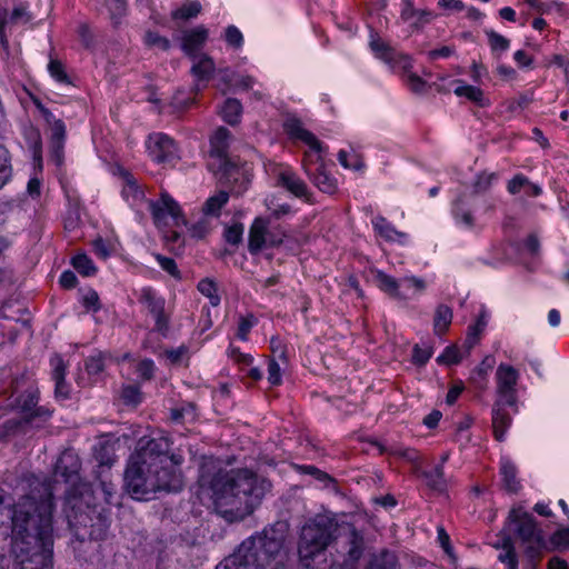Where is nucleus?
Segmentation results:
<instances>
[{
    "label": "nucleus",
    "instance_id": "obj_1",
    "mask_svg": "<svg viewBox=\"0 0 569 569\" xmlns=\"http://www.w3.org/2000/svg\"><path fill=\"white\" fill-rule=\"evenodd\" d=\"M53 497L36 502L22 498L13 508L11 551L16 569H51L53 551L52 527Z\"/></svg>",
    "mask_w": 569,
    "mask_h": 569
},
{
    "label": "nucleus",
    "instance_id": "obj_2",
    "mask_svg": "<svg viewBox=\"0 0 569 569\" xmlns=\"http://www.w3.org/2000/svg\"><path fill=\"white\" fill-rule=\"evenodd\" d=\"M198 482L210 490L214 510L230 522L252 513L271 488L268 480L247 468L219 469L212 458L203 459Z\"/></svg>",
    "mask_w": 569,
    "mask_h": 569
},
{
    "label": "nucleus",
    "instance_id": "obj_3",
    "mask_svg": "<svg viewBox=\"0 0 569 569\" xmlns=\"http://www.w3.org/2000/svg\"><path fill=\"white\" fill-rule=\"evenodd\" d=\"M167 439H150L130 456L124 485L132 498L149 500L158 491H178L182 487L181 473L177 470L174 456H168Z\"/></svg>",
    "mask_w": 569,
    "mask_h": 569
},
{
    "label": "nucleus",
    "instance_id": "obj_4",
    "mask_svg": "<svg viewBox=\"0 0 569 569\" xmlns=\"http://www.w3.org/2000/svg\"><path fill=\"white\" fill-rule=\"evenodd\" d=\"M283 547V537L273 528L251 536L216 569H284L278 557Z\"/></svg>",
    "mask_w": 569,
    "mask_h": 569
},
{
    "label": "nucleus",
    "instance_id": "obj_5",
    "mask_svg": "<svg viewBox=\"0 0 569 569\" xmlns=\"http://www.w3.org/2000/svg\"><path fill=\"white\" fill-rule=\"evenodd\" d=\"M283 130L292 140H300L309 147L305 152L302 167L310 181L321 191L332 194L338 189L335 177L327 172L322 157V143L298 118H288L283 123Z\"/></svg>",
    "mask_w": 569,
    "mask_h": 569
},
{
    "label": "nucleus",
    "instance_id": "obj_6",
    "mask_svg": "<svg viewBox=\"0 0 569 569\" xmlns=\"http://www.w3.org/2000/svg\"><path fill=\"white\" fill-rule=\"evenodd\" d=\"M338 523L328 515H316L301 528L298 552L302 561L321 555L335 539Z\"/></svg>",
    "mask_w": 569,
    "mask_h": 569
},
{
    "label": "nucleus",
    "instance_id": "obj_7",
    "mask_svg": "<svg viewBox=\"0 0 569 569\" xmlns=\"http://www.w3.org/2000/svg\"><path fill=\"white\" fill-rule=\"evenodd\" d=\"M91 495L88 489L81 491L80 497L69 495L66 500V507L71 509L72 513L67 511L69 526L73 527H94L99 530H106L110 525V510L106 507L90 506Z\"/></svg>",
    "mask_w": 569,
    "mask_h": 569
},
{
    "label": "nucleus",
    "instance_id": "obj_8",
    "mask_svg": "<svg viewBox=\"0 0 569 569\" xmlns=\"http://www.w3.org/2000/svg\"><path fill=\"white\" fill-rule=\"evenodd\" d=\"M509 520L513 525L515 533L527 546L526 555L528 558H537L545 548L542 531L529 512L522 508L512 509L509 513Z\"/></svg>",
    "mask_w": 569,
    "mask_h": 569
},
{
    "label": "nucleus",
    "instance_id": "obj_9",
    "mask_svg": "<svg viewBox=\"0 0 569 569\" xmlns=\"http://www.w3.org/2000/svg\"><path fill=\"white\" fill-rule=\"evenodd\" d=\"M0 399H2V393H0ZM38 388L22 376L12 381L10 395L3 401L0 400V409L19 408L26 415L38 405Z\"/></svg>",
    "mask_w": 569,
    "mask_h": 569
},
{
    "label": "nucleus",
    "instance_id": "obj_10",
    "mask_svg": "<svg viewBox=\"0 0 569 569\" xmlns=\"http://www.w3.org/2000/svg\"><path fill=\"white\" fill-rule=\"evenodd\" d=\"M148 209L157 228H166L170 221L174 226L184 223V218L179 203L167 192H161L158 200L148 201Z\"/></svg>",
    "mask_w": 569,
    "mask_h": 569
},
{
    "label": "nucleus",
    "instance_id": "obj_11",
    "mask_svg": "<svg viewBox=\"0 0 569 569\" xmlns=\"http://www.w3.org/2000/svg\"><path fill=\"white\" fill-rule=\"evenodd\" d=\"M139 302L147 309L154 319V330L166 336L169 330L171 312L166 308V299L150 287L142 288L139 295Z\"/></svg>",
    "mask_w": 569,
    "mask_h": 569
},
{
    "label": "nucleus",
    "instance_id": "obj_12",
    "mask_svg": "<svg viewBox=\"0 0 569 569\" xmlns=\"http://www.w3.org/2000/svg\"><path fill=\"white\" fill-rule=\"evenodd\" d=\"M519 372L512 366L500 363L496 371L497 399L508 402L509 408L516 413L518 411L517 383Z\"/></svg>",
    "mask_w": 569,
    "mask_h": 569
},
{
    "label": "nucleus",
    "instance_id": "obj_13",
    "mask_svg": "<svg viewBox=\"0 0 569 569\" xmlns=\"http://www.w3.org/2000/svg\"><path fill=\"white\" fill-rule=\"evenodd\" d=\"M369 47L376 58L382 60L392 69L397 67L402 68V70L412 68L411 59L408 56L397 52L377 34H371Z\"/></svg>",
    "mask_w": 569,
    "mask_h": 569
},
{
    "label": "nucleus",
    "instance_id": "obj_14",
    "mask_svg": "<svg viewBox=\"0 0 569 569\" xmlns=\"http://www.w3.org/2000/svg\"><path fill=\"white\" fill-rule=\"evenodd\" d=\"M147 148L149 154L157 163H166L176 157L174 141L162 132H156L148 137Z\"/></svg>",
    "mask_w": 569,
    "mask_h": 569
},
{
    "label": "nucleus",
    "instance_id": "obj_15",
    "mask_svg": "<svg viewBox=\"0 0 569 569\" xmlns=\"http://www.w3.org/2000/svg\"><path fill=\"white\" fill-rule=\"evenodd\" d=\"M277 184L295 197L310 202L311 193L307 183L289 167L281 166L277 173Z\"/></svg>",
    "mask_w": 569,
    "mask_h": 569
},
{
    "label": "nucleus",
    "instance_id": "obj_16",
    "mask_svg": "<svg viewBox=\"0 0 569 569\" xmlns=\"http://www.w3.org/2000/svg\"><path fill=\"white\" fill-rule=\"evenodd\" d=\"M342 529L345 531L343 549L347 557L346 562L355 563L362 557L365 551L363 535L351 523H347Z\"/></svg>",
    "mask_w": 569,
    "mask_h": 569
},
{
    "label": "nucleus",
    "instance_id": "obj_17",
    "mask_svg": "<svg viewBox=\"0 0 569 569\" xmlns=\"http://www.w3.org/2000/svg\"><path fill=\"white\" fill-rule=\"evenodd\" d=\"M400 19L412 29L420 30L433 19V13L428 9H416L415 0H402Z\"/></svg>",
    "mask_w": 569,
    "mask_h": 569
},
{
    "label": "nucleus",
    "instance_id": "obj_18",
    "mask_svg": "<svg viewBox=\"0 0 569 569\" xmlns=\"http://www.w3.org/2000/svg\"><path fill=\"white\" fill-rule=\"evenodd\" d=\"M508 406L507 401L496 400L492 406V429L496 440L503 441L506 432L511 426L512 418L506 410Z\"/></svg>",
    "mask_w": 569,
    "mask_h": 569
},
{
    "label": "nucleus",
    "instance_id": "obj_19",
    "mask_svg": "<svg viewBox=\"0 0 569 569\" xmlns=\"http://www.w3.org/2000/svg\"><path fill=\"white\" fill-rule=\"evenodd\" d=\"M81 462L72 452L61 455L56 465V475L63 478L66 482L76 485L79 480Z\"/></svg>",
    "mask_w": 569,
    "mask_h": 569
},
{
    "label": "nucleus",
    "instance_id": "obj_20",
    "mask_svg": "<svg viewBox=\"0 0 569 569\" xmlns=\"http://www.w3.org/2000/svg\"><path fill=\"white\" fill-rule=\"evenodd\" d=\"M208 39V29L203 26H198L194 29L188 30L182 36V50L196 59L198 52L202 49L203 44Z\"/></svg>",
    "mask_w": 569,
    "mask_h": 569
},
{
    "label": "nucleus",
    "instance_id": "obj_21",
    "mask_svg": "<svg viewBox=\"0 0 569 569\" xmlns=\"http://www.w3.org/2000/svg\"><path fill=\"white\" fill-rule=\"evenodd\" d=\"M269 220L257 217L249 229L248 250L251 254H256L267 246Z\"/></svg>",
    "mask_w": 569,
    "mask_h": 569
},
{
    "label": "nucleus",
    "instance_id": "obj_22",
    "mask_svg": "<svg viewBox=\"0 0 569 569\" xmlns=\"http://www.w3.org/2000/svg\"><path fill=\"white\" fill-rule=\"evenodd\" d=\"M51 378L54 381L56 398L67 399L69 397V387L64 381L67 365L59 355L50 358Z\"/></svg>",
    "mask_w": 569,
    "mask_h": 569
},
{
    "label": "nucleus",
    "instance_id": "obj_23",
    "mask_svg": "<svg viewBox=\"0 0 569 569\" xmlns=\"http://www.w3.org/2000/svg\"><path fill=\"white\" fill-rule=\"evenodd\" d=\"M375 281L378 288L387 293L392 299L399 301H406L409 299V295L401 290V279L397 280L396 278L387 274L381 270L375 271Z\"/></svg>",
    "mask_w": 569,
    "mask_h": 569
},
{
    "label": "nucleus",
    "instance_id": "obj_24",
    "mask_svg": "<svg viewBox=\"0 0 569 569\" xmlns=\"http://www.w3.org/2000/svg\"><path fill=\"white\" fill-rule=\"evenodd\" d=\"M122 178L124 182L122 187V197L131 207H139L146 201L144 191L131 173L123 172Z\"/></svg>",
    "mask_w": 569,
    "mask_h": 569
},
{
    "label": "nucleus",
    "instance_id": "obj_25",
    "mask_svg": "<svg viewBox=\"0 0 569 569\" xmlns=\"http://www.w3.org/2000/svg\"><path fill=\"white\" fill-rule=\"evenodd\" d=\"M230 131L227 128H218L210 138V157L217 162L228 158Z\"/></svg>",
    "mask_w": 569,
    "mask_h": 569
},
{
    "label": "nucleus",
    "instance_id": "obj_26",
    "mask_svg": "<svg viewBox=\"0 0 569 569\" xmlns=\"http://www.w3.org/2000/svg\"><path fill=\"white\" fill-rule=\"evenodd\" d=\"M196 59L197 61H194L192 64L191 73L199 83H208L213 76L216 64L212 58L208 54H200Z\"/></svg>",
    "mask_w": 569,
    "mask_h": 569
},
{
    "label": "nucleus",
    "instance_id": "obj_27",
    "mask_svg": "<svg viewBox=\"0 0 569 569\" xmlns=\"http://www.w3.org/2000/svg\"><path fill=\"white\" fill-rule=\"evenodd\" d=\"M500 475L502 477L503 487L508 492L517 493L520 490L521 485L517 478V467L510 459H501Z\"/></svg>",
    "mask_w": 569,
    "mask_h": 569
},
{
    "label": "nucleus",
    "instance_id": "obj_28",
    "mask_svg": "<svg viewBox=\"0 0 569 569\" xmlns=\"http://www.w3.org/2000/svg\"><path fill=\"white\" fill-rule=\"evenodd\" d=\"M217 173L219 174V180L226 184H234L242 177V170L236 163H233L229 158L218 161Z\"/></svg>",
    "mask_w": 569,
    "mask_h": 569
},
{
    "label": "nucleus",
    "instance_id": "obj_29",
    "mask_svg": "<svg viewBox=\"0 0 569 569\" xmlns=\"http://www.w3.org/2000/svg\"><path fill=\"white\" fill-rule=\"evenodd\" d=\"M229 198L227 191H219L209 197L202 206V213L206 217L218 218L221 213V209L228 203Z\"/></svg>",
    "mask_w": 569,
    "mask_h": 569
},
{
    "label": "nucleus",
    "instance_id": "obj_30",
    "mask_svg": "<svg viewBox=\"0 0 569 569\" xmlns=\"http://www.w3.org/2000/svg\"><path fill=\"white\" fill-rule=\"evenodd\" d=\"M420 477L423 478L426 485L438 492H442L447 488V480L445 478V471L442 465H437L430 471H422Z\"/></svg>",
    "mask_w": 569,
    "mask_h": 569
},
{
    "label": "nucleus",
    "instance_id": "obj_31",
    "mask_svg": "<svg viewBox=\"0 0 569 569\" xmlns=\"http://www.w3.org/2000/svg\"><path fill=\"white\" fill-rule=\"evenodd\" d=\"M493 365L495 358L487 356L482 362L472 371L470 379L478 389L483 390L487 388L488 375L493 368Z\"/></svg>",
    "mask_w": 569,
    "mask_h": 569
},
{
    "label": "nucleus",
    "instance_id": "obj_32",
    "mask_svg": "<svg viewBox=\"0 0 569 569\" xmlns=\"http://www.w3.org/2000/svg\"><path fill=\"white\" fill-rule=\"evenodd\" d=\"M26 140L28 143V148L32 154V159L34 164L41 169L42 168V140L39 130L30 128L26 131Z\"/></svg>",
    "mask_w": 569,
    "mask_h": 569
},
{
    "label": "nucleus",
    "instance_id": "obj_33",
    "mask_svg": "<svg viewBox=\"0 0 569 569\" xmlns=\"http://www.w3.org/2000/svg\"><path fill=\"white\" fill-rule=\"evenodd\" d=\"M452 310L447 305H439L435 311L433 330L438 336L443 335L452 321Z\"/></svg>",
    "mask_w": 569,
    "mask_h": 569
},
{
    "label": "nucleus",
    "instance_id": "obj_34",
    "mask_svg": "<svg viewBox=\"0 0 569 569\" xmlns=\"http://www.w3.org/2000/svg\"><path fill=\"white\" fill-rule=\"evenodd\" d=\"M202 10V6L198 0H186L180 7L171 12L173 20L188 21L196 18Z\"/></svg>",
    "mask_w": 569,
    "mask_h": 569
},
{
    "label": "nucleus",
    "instance_id": "obj_35",
    "mask_svg": "<svg viewBox=\"0 0 569 569\" xmlns=\"http://www.w3.org/2000/svg\"><path fill=\"white\" fill-rule=\"evenodd\" d=\"M220 113L227 123L231 126L239 123L242 113L241 102L232 98L227 99L220 109Z\"/></svg>",
    "mask_w": 569,
    "mask_h": 569
},
{
    "label": "nucleus",
    "instance_id": "obj_36",
    "mask_svg": "<svg viewBox=\"0 0 569 569\" xmlns=\"http://www.w3.org/2000/svg\"><path fill=\"white\" fill-rule=\"evenodd\" d=\"M372 226L376 232L387 241H395L399 237L403 236L402 232L396 230V228L385 217L381 216L372 219Z\"/></svg>",
    "mask_w": 569,
    "mask_h": 569
},
{
    "label": "nucleus",
    "instance_id": "obj_37",
    "mask_svg": "<svg viewBox=\"0 0 569 569\" xmlns=\"http://www.w3.org/2000/svg\"><path fill=\"white\" fill-rule=\"evenodd\" d=\"M453 92L456 96L465 97L480 107L488 104V100L485 98L483 91L478 87L471 84H461L458 86Z\"/></svg>",
    "mask_w": 569,
    "mask_h": 569
},
{
    "label": "nucleus",
    "instance_id": "obj_38",
    "mask_svg": "<svg viewBox=\"0 0 569 569\" xmlns=\"http://www.w3.org/2000/svg\"><path fill=\"white\" fill-rule=\"evenodd\" d=\"M396 555L391 551L382 550L372 556L368 569H396Z\"/></svg>",
    "mask_w": 569,
    "mask_h": 569
},
{
    "label": "nucleus",
    "instance_id": "obj_39",
    "mask_svg": "<svg viewBox=\"0 0 569 569\" xmlns=\"http://www.w3.org/2000/svg\"><path fill=\"white\" fill-rule=\"evenodd\" d=\"M51 416L52 411L49 408L44 406H36L32 410L23 415V418L28 426L36 423V427L40 428L42 423H46L51 418Z\"/></svg>",
    "mask_w": 569,
    "mask_h": 569
},
{
    "label": "nucleus",
    "instance_id": "obj_40",
    "mask_svg": "<svg viewBox=\"0 0 569 569\" xmlns=\"http://www.w3.org/2000/svg\"><path fill=\"white\" fill-rule=\"evenodd\" d=\"M27 422L24 418L9 419L0 428V439L8 438L18 433H27Z\"/></svg>",
    "mask_w": 569,
    "mask_h": 569
},
{
    "label": "nucleus",
    "instance_id": "obj_41",
    "mask_svg": "<svg viewBox=\"0 0 569 569\" xmlns=\"http://www.w3.org/2000/svg\"><path fill=\"white\" fill-rule=\"evenodd\" d=\"M12 166L9 150L0 144V189L11 179Z\"/></svg>",
    "mask_w": 569,
    "mask_h": 569
},
{
    "label": "nucleus",
    "instance_id": "obj_42",
    "mask_svg": "<svg viewBox=\"0 0 569 569\" xmlns=\"http://www.w3.org/2000/svg\"><path fill=\"white\" fill-rule=\"evenodd\" d=\"M109 356L98 351L86 359L84 367L89 375H99L104 370L106 361Z\"/></svg>",
    "mask_w": 569,
    "mask_h": 569
},
{
    "label": "nucleus",
    "instance_id": "obj_43",
    "mask_svg": "<svg viewBox=\"0 0 569 569\" xmlns=\"http://www.w3.org/2000/svg\"><path fill=\"white\" fill-rule=\"evenodd\" d=\"M73 268L82 276L90 277L97 272L93 261L84 253H79L72 258Z\"/></svg>",
    "mask_w": 569,
    "mask_h": 569
},
{
    "label": "nucleus",
    "instance_id": "obj_44",
    "mask_svg": "<svg viewBox=\"0 0 569 569\" xmlns=\"http://www.w3.org/2000/svg\"><path fill=\"white\" fill-rule=\"evenodd\" d=\"M401 289L409 295V298L422 293L427 288L426 281L415 276L401 278Z\"/></svg>",
    "mask_w": 569,
    "mask_h": 569
},
{
    "label": "nucleus",
    "instance_id": "obj_45",
    "mask_svg": "<svg viewBox=\"0 0 569 569\" xmlns=\"http://www.w3.org/2000/svg\"><path fill=\"white\" fill-rule=\"evenodd\" d=\"M452 213L457 222L472 228L475 224V219L469 209H467L461 199H458L452 208Z\"/></svg>",
    "mask_w": 569,
    "mask_h": 569
},
{
    "label": "nucleus",
    "instance_id": "obj_46",
    "mask_svg": "<svg viewBox=\"0 0 569 569\" xmlns=\"http://www.w3.org/2000/svg\"><path fill=\"white\" fill-rule=\"evenodd\" d=\"M198 290L209 299L211 306H219L220 296L217 292V284L213 280L209 278L200 280L198 283Z\"/></svg>",
    "mask_w": 569,
    "mask_h": 569
},
{
    "label": "nucleus",
    "instance_id": "obj_47",
    "mask_svg": "<svg viewBox=\"0 0 569 569\" xmlns=\"http://www.w3.org/2000/svg\"><path fill=\"white\" fill-rule=\"evenodd\" d=\"M338 161L347 169L360 170L365 167V162L358 153H349L346 150H340L338 152Z\"/></svg>",
    "mask_w": 569,
    "mask_h": 569
},
{
    "label": "nucleus",
    "instance_id": "obj_48",
    "mask_svg": "<svg viewBox=\"0 0 569 569\" xmlns=\"http://www.w3.org/2000/svg\"><path fill=\"white\" fill-rule=\"evenodd\" d=\"M502 549L503 551L498 556L499 561L505 563L507 569H518V559L511 541L505 540Z\"/></svg>",
    "mask_w": 569,
    "mask_h": 569
},
{
    "label": "nucleus",
    "instance_id": "obj_49",
    "mask_svg": "<svg viewBox=\"0 0 569 569\" xmlns=\"http://www.w3.org/2000/svg\"><path fill=\"white\" fill-rule=\"evenodd\" d=\"M486 34L488 37V42L493 52H505L510 47V41L502 34L493 31V30H487Z\"/></svg>",
    "mask_w": 569,
    "mask_h": 569
},
{
    "label": "nucleus",
    "instance_id": "obj_50",
    "mask_svg": "<svg viewBox=\"0 0 569 569\" xmlns=\"http://www.w3.org/2000/svg\"><path fill=\"white\" fill-rule=\"evenodd\" d=\"M97 492L103 497L106 505H119V502L116 500V486L111 481L101 480L98 486Z\"/></svg>",
    "mask_w": 569,
    "mask_h": 569
},
{
    "label": "nucleus",
    "instance_id": "obj_51",
    "mask_svg": "<svg viewBox=\"0 0 569 569\" xmlns=\"http://www.w3.org/2000/svg\"><path fill=\"white\" fill-rule=\"evenodd\" d=\"M300 470L302 473L312 476L316 480L322 482L326 487L336 485V480L330 475L315 466H301Z\"/></svg>",
    "mask_w": 569,
    "mask_h": 569
},
{
    "label": "nucleus",
    "instance_id": "obj_52",
    "mask_svg": "<svg viewBox=\"0 0 569 569\" xmlns=\"http://www.w3.org/2000/svg\"><path fill=\"white\" fill-rule=\"evenodd\" d=\"M486 326H487L486 315L481 313L478 317L476 323L468 328L467 342L469 343L470 347L473 346L479 340V337Z\"/></svg>",
    "mask_w": 569,
    "mask_h": 569
},
{
    "label": "nucleus",
    "instance_id": "obj_53",
    "mask_svg": "<svg viewBox=\"0 0 569 569\" xmlns=\"http://www.w3.org/2000/svg\"><path fill=\"white\" fill-rule=\"evenodd\" d=\"M48 71L50 76L60 83H70L69 77L64 70L61 61L57 59H50L48 64Z\"/></svg>",
    "mask_w": 569,
    "mask_h": 569
},
{
    "label": "nucleus",
    "instance_id": "obj_54",
    "mask_svg": "<svg viewBox=\"0 0 569 569\" xmlns=\"http://www.w3.org/2000/svg\"><path fill=\"white\" fill-rule=\"evenodd\" d=\"M156 365L151 359H143L136 366V373L142 381H149L153 378Z\"/></svg>",
    "mask_w": 569,
    "mask_h": 569
},
{
    "label": "nucleus",
    "instance_id": "obj_55",
    "mask_svg": "<svg viewBox=\"0 0 569 569\" xmlns=\"http://www.w3.org/2000/svg\"><path fill=\"white\" fill-rule=\"evenodd\" d=\"M256 323L257 319L253 315L240 317L238 322L237 337L242 341H247L249 332Z\"/></svg>",
    "mask_w": 569,
    "mask_h": 569
},
{
    "label": "nucleus",
    "instance_id": "obj_56",
    "mask_svg": "<svg viewBox=\"0 0 569 569\" xmlns=\"http://www.w3.org/2000/svg\"><path fill=\"white\" fill-rule=\"evenodd\" d=\"M107 6L110 11L112 23L117 26L120 22V19L126 14V2L124 0H109Z\"/></svg>",
    "mask_w": 569,
    "mask_h": 569
},
{
    "label": "nucleus",
    "instance_id": "obj_57",
    "mask_svg": "<svg viewBox=\"0 0 569 569\" xmlns=\"http://www.w3.org/2000/svg\"><path fill=\"white\" fill-rule=\"evenodd\" d=\"M243 230V224L240 222L227 227L224 230L226 241L232 246L239 244L242 240Z\"/></svg>",
    "mask_w": 569,
    "mask_h": 569
},
{
    "label": "nucleus",
    "instance_id": "obj_58",
    "mask_svg": "<svg viewBox=\"0 0 569 569\" xmlns=\"http://www.w3.org/2000/svg\"><path fill=\"white\" fill-rule=\"evenodd\" d=\"M226 42L234 48L240 49L243 44V36L236 26H228L224 30Z\"/></svg>",
    "mask_w": 569,
    "mask_h": 569
},
{
    "label": "nucleus",
    "instance_id": "obj_59",
    "mask_svg": "<svg viewBox=\"0 0 569 569\" xmlns=\"http://www.w3.org/2000/svg\"><path fill=\"white\" fill-rule=\"evenodd\" d=\"M144 42L149 47H157L161 50H168L170 48V41L160 36L158 32L148 31L144 36Z\"/></svg>",
    "mask_w": 569,
    "mask_h": 569
},
{
    "label": "nucleus",
    "instance_id": "obj_60",
    "mask_svg": "<svg viewBox=\"0 0 569 569\" xmlns=\"http://www.w3.org/2000/svg\"><path fill=\"white\" fill-rule=\"evenodd\" d=\"M460 361L461 355L456 347H447L445 351L437 358V362L443 365H457Z\"/></svg>",
    "mask_w": 569,
    "mask_h": 569
},
{
    "label": "nucleus",
    "instance_id": "obj_61",
    "mask_svg": "<svg viewBox=\"0 0 569 569\" xmlns=\"http://www.w3.org/2000/svg\"><path fill=\"white\" fill-rule=\"evenodd\" d=\"M403 71L406 73L405 81H406L407 86L410 88V90L416 93L423 92L426 89L427 82L418 74L408 72L409 69L403 70Z\"/></svg>",
    "mask_w": 569,
    "mask_h": 569
},
{
    "label": "nucleus",
    "instance_id": "obj_62",
    "mask_svg": "<svg viewBox=\"0 0 569 569\" xmlns=\"http://www.w3.org/2000/svg\"><path fill=\"white\" fill-rule=\"evenodd\" d=\"M121 398L127 405H138L141 402V391L137 386H127L121 391Z\"/></svg>",
    "mask_w": 569,
    "mask_h": 569
},
{
    "label": "nucleus",
    "instance_id": "obj_63",
    "mask_svg": "<svg viewBox=\"0 0 569 569\" xmlns=\"http://www.w3.org/2000/svg\"><path fill=\"white\" fill-rule=\"evenodd\" d=\"M189 232L192 238L203 239L210 232V223L202 218L189 228Z\"/></svg>",
    "mask_w": 569,
    "mask_h": 569
},
{
    "label": "nucleus",
    "instance_id": "obj_64",
    "mask_svg": "<svg viewBox=\"0 0 569 569\" xmlns=\"http://www.w3.org/2000/svg\"><path fill=\"white\" fill-rule=\"evenodd\" d=\"M550 540L558 548H569V527L557 530Z\"/></svg>",
    "mask_w": 569,
    "mask_h": 569
}]
</instances>
